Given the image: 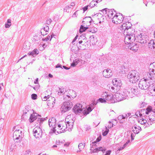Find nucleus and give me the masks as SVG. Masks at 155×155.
<instances>
[{"label":"nucleus","mask_w":155,"mask_h":155,"mask_svg":"<svg viewBox=\"0 0 155 155\" xmlns=\"http://www.w3.org/2000/svg\"><path fill=\"white\" fill-rule=\"evenodd\" d=\"M140 75L139 72L136 70L131 71L128 74L127 78L129 80L130 82L135 83L140 79Z\"/></svg>","instance_id":"1"},{"label":"nucleus","mask_w":155,"mask_h":155,"mask_svg":"<svg viewBox=\"0 0 155 155\" xmlns=\"http://www.w3.org/2000/svg\"><path fill=\"white\" fill-rule=\"evenodd\" d=\"M129 96V92L127 90H124L122 94L117 93L115 94L114 99L115 102H119L126 99Z\"/></svg>","instance_id":"2"},{"label":"nucleus","mask_w":155,"mask_h":155,"mask_svg":"<svg viewBox=\"0 0 155 155\" xmlns=\"http://www.w3.org/2000/svg\"><path fill=\"white\" fill-rule=\"evenodd\" d=\"M56 119L54 117H52L49 119L48 121L49 126L50 127H53L50 131L49 133V134L55 133L56 134V130L55 129L56 127Z\"/></svg>","instance_id":"3"},{"label":"nucleus","mask_w":155,"mask_h":155,"mask_svg":"<svg viewBox=\"0 0 155 155\" xmlns=\"http://www.w3.org/2000/svg\"><path fill=\"white\" fill-rule=\"evenodd\" d=\"M150 83H149L148 81L141 79L139 82L138 86L142 90H148L150 87Z\"/></svg>","instance_id":"4"},{"label":"nucleus","mask_w":155,"mask_h":155,"mask_svg":"<svg viewBox=\"0 0 155 155\" xmlns=\"http://www.w3.org/2000/svg\"><path fill=\"white\" fill-rule=\"evenodd\" d=\"M83 105L80 104H76L72 109L73 111L76 114H79L82 112L83 109Z\"/></svg>","instance_id":"5"},{"label":"nucleus","mask_w":155,"mask_h":155,"mask_svg":"<svg viewBox=\"0 0 155 155\" xmlns=\"http://www.w3.org/2000/svg\"><path fill=\"white\" fill-rule=\"evenodd\" d=\"M34 136L36 138H41L42 136V130L39 127H36L33 130Z\"/></svg>","instance_id":"6"},{"label":"nucleus","mask_w":155,"mask_h":155,"mask_svg":"<svg viewBox=\"0 0 155 155\" xmlns=\"http://www.w3.org/2000/svg\"><path fill=\"white\" fill-rule=\"evenodd\" d=\"M70 96H72L71 95H64V99L65 100L67 101H65L63 103H66V106L69 107L70 109H71L73 106V104L72 102L70 101L71 100V97Z\"/></svg>","instance_id":"7"},{"label":"nucleus","mask_w":155,"mask_h":155,"mask_svg":"<svg viewBox=\"0 0 155 155\" xmlns=\"http://www.w3.org/2000/svg\"><path fill=\"white\" fill-rule=\"evenodd\" d=\"M114 12L116 13L114 19L115 21L117 22L115 23L120 24L121 23L125 18V16L123 15L122 14L120 13H118L119 15H117L118 13H116V11L114 10Z\"/></svg>","instance_id":"8"},{"label":"nucleus","mask_w":155,"mask_h":155,"mask_svg":"<svg viewBox=\"0 0 155 155\" xmlns=\"http://www.w3.org/2000/svg\"><path fill=\"white\" fill-rule=\"evenodd\" d=\"M148 89V94L151 96H155V83H150Z\"/></svg>","instance_id":"9"},{"label":"nucleus","mask_w":155,"mask_h":155,"mask_svg":"<svg viewBox=\"0 0 155 155\" xmlns=\"http://www.w3.org/2000/svg\"><path fill=\"white\" fill-rule=\"evenodd\" d=\"M132 25L130 22H127L123 24L120 26V29L122 32H125L126 30L131 28Z\"/></svg>","instance_id":"10"},{"label":"nucleus","mask_w":155,"mask_h":155,"mask_svg":"<svg viewBox=\"0 0 155 155\" xmlns=\"http://www.w3.org/2000/svg\"><path fill=\"white\" fill-rule=\"evenodd\" d=\"M128 48L129 49L135 52L138 50L139 45L137 44L128 42Z\"/></svg>","instance_id":"11"},{"label":"nucleus","mask_w":155,"mask_h":155,"mask_svg":"<svg viewBox=\"0 0 155 155\" xmlns=\"http://www.w3.org/2000/svg\"><path fill=\"white\" fill-rule=\"evenodd\" d=\"M105 99L108 101L109 103H113L115 102V100L114 98L113 95L112 94H107L105 97Z\"/></svg>","instance_id":"12"},{"label":"nucleus","mask_w":155,"mask_h":155,"mask_svg":"<svg viewBox=\"0 0 155 155\" xmlns=\"http://www.w3.org/2000/svg\"><path fill=\"white\" fill-rule=\"evenodd\" d=\"M112 82L113 85H116L117 88H119V90L120 89V87L122 85L121 80L118 78H115L113 80Z\"/></svg>","instance_id":"13"},{"label":"nucleus","mask_w":155,"mask_h":155,"mask_svg":"<svg viewBox=\"0 0 155 155\" xmlns=\"http://www.w3.org/2000/svg\"><path fill=\"white\" fill-rule=\"evenodd\" d=\"M127 90L128 92H129V96H128V97H132L133 96L132 94H137V92H138L137 87L135 86L132 88L131 89H130V91H128L127 90Z\"/></svg>","instance_id":"14"},{"label":"nucleus","mask_w":155,"mask_h":155,"mask_svg":"<svg viewBox=\"0 0 155 155\" xmlns=\"http://www.w3.org/2000/svg\"><path fill=\"white\" fill-rule=\"evenodd\" d=\"M113 10H114V9H109L108 11V13L107 15V16L108 18H109L112 19V22H113L116 23L114 19L115 16H113L114 13L113 12Z\"/></svg>","instance_id":"15"},{"label":"nucleus","mask_w":155,"mask_h":155,"mask_svg":"<svg viewBox=\"0 0 155 155\" xmlns=\"http://www.w3.org/2000/svg\"><path fill=\"white\" fill-rule=\"evenodd\" d=\"M153 74L151 73V72L150 73H149V74H148L146 77L143 78L142 79L145 81H148L149 83H150V81L153 80Z\"/></svg>","instance_id":"16"},{"label":"nucleus","mask_w":155,"mask_h":155,"mask_svg":"<svg viewBox=\"0 0 155 155\" xmlns=\"http://www.w3.org/2000/svg\"><path fill=\"white\" fill-rule=\"evenodd\" d=\"M137 39V36L135 37V35H126L125 37V40H129V42L131 43L133 42V41H134Z\"/></svg>","instance_id":"17"},{"label":"nucleus","mask_w":155,"mask_h":155,"mask_svg":"<svg viewBox=\"0 0 155 155\" xmlns=\"http://www.w3.org/2000/svg\"><path fill=\"white\" fill-rule=\"evenodd\" d=\"M148 46L149 48L155 52V39L150 40L148 43Z\"/></svg>","instance_id":"18"},{"label":"nucleus","mask_w":155,"mask_h":155,"mask_svg":"<svg viewBox=\"0 0 155 155\" xmlns=\"http://www.w3.org/2000/svg\"><path fill=\"white\" fill-rule=\"evenodd\" d=\"M22 131L20 130H15L13 133V138L14 139L18 138L21 137L22 136Z\"/></svg>","instance_id":"19"},{"label":"nucleus","mask_w":155,"mask_h":155,"mask_svg":"<svg viewBox=\"0 0 155 155\" xmlns=\"http://www.w3.org/2000/svg\"><path fill=\"white\" fill-rule=\"evenodd\" d=\"M74 121L73 122L71 123L69 121H67L66 122H64V125L66 126L65 129L69 131H71V129L73 128V123Z\"/></svg>","instance_id":"20"},{"label":"nucleus","mask_w":155,"mask_h":155,"mask_svg":"<svg viewBox=\"0 0 155 155\" xmlns=\"http://www.w3.org/2000/svg\"><path fill=\"white\" fill-rule=\"evenodd\" d=\"M106 149L105 148H103L102 147H100L95 148L92 151V152L93 153H97L99 151H101L102 152V153H104L105 152V151Z\"/></svg>","instance_id":"21"},{"label":"nucleus","mask_w":155,"mask_h":155,"mask_svg":"<svg viewBox=\"0 0 155 155\" xmlns=\"http://www.w3.org/2000/svg\"><path fill=\"white\" fill-rule=\"evenodd\" d=\"M89 18V16H88L84 18L82 23L84 25V26L88 27L91 25L90 22H89L90 18Z\"/></svg>","instance_id":"22"},{"label":"nucleus","mask_w":155,"mask_h":155,"mask_svg":"<svg viewBox=\"0 0 155 155\" xmlns=\"http://www.w3.org/2000/svg\"><path fill=\"white\" fill-rule=\"evenodd\" d=\"M66 104V103H63L61 106V110L62 113H64L70 110L68 107L66 106L65 104Z\"/></svg>","instance_id":"23"},{"label":"nucleus","mask_w":155,"mask_h":155,"mask_svg":"<svg viewBox=\"0 0 155 155\" xmlns=\"http://www.w3.org/2000/svg\"><path fill=\"white\" fill-rule=\"evenodd\" d=\"M109 90L112 93L117 92L119 89V88H117L116 85H113V86H110L109 87Z\"/></svg>","instance_id":"24"},{"label":"nucleus","mask_w":155,"mask_h":155,"mask_svg":"<svg viewBox=\"0 0 155 155\" xmlns=\"http://www.w3.org/2000/svg\"><path fill=\"white\" fill-rule=\"evenodd\" d=\"M39 53L37 49H34L32 51L29 52L28 54L29 56L31 55L33 57L35 56Z\"/></svg>","instance_id":"25"},{"label":"nucleus","mask_w":155,"mask_h":155,"mask_svg":"<svg viewBox=\"0 0 155 155\" xmlns=\"http://www.w3.org/2000/svg\"><path fill=\"white\" fill-rule=\"evenodd\" d=\"M37 114H34V115L31 114L29 119V122L31 123L37 119Z\"/></svg>","instance_id":"26"},{"label":"nucleus","mask_w":155,"mask_h":155,"mask_svg":"<svg viewBox=\"0 0 155 155\" xmlns=\"http://www.w3.org/2000/svg\"><path fill=\"white\" fill-rule=\"evenodd\" d=\"M89 38L90 42L93 45H95L97 42V38L94 37L93 35L91 36Z\"/></svg>","instance_id":"27"},{"label":"nucleus","mask_w":155,"mask_h":155,"mask_svg":"<svg viewBox=\"0 0 155 155\" xmlns=\"http://www.w3.org/2000/svg\"><path fill=\"white\" fill-rule=\"evenodd\" d=\"M126 32L127 34L126 35H134L135 32V30L132 28H129V29L126 30Z\"/></svg>","instance_id":"28"},{"label":"nucleus","mask_w":155,"mask_h":155,"mask_svg":"<svg viewBox=\"0 0 155 155\" xmlns=\"http://www.w3.org/2000/svg\"><path fill=\"white\" fill-rule=\"evenodd\" d=\"M153 109L151 106H149L146 109L145 113L146 114H149V113H152Z\"/></svg>","instance_id":"29"},{"label":"nucleus","mask_w":155,"mask_h":155,"mask_svg":"<svg viewBox=\"0 0 155 155\" xmlns=\"http://www.w3.org/2000/svg\"><path fill=\"white\" fill-rule=\"evenodd\" d=\"M111 71L110 69H107V70H104L103 72V76H104L105 75V77L106 78H108L111 76V75L110 74L109 75H106L105 74V73H111Z\"/></svg>","instance_id":"30"},{"label":"nucleus","mask_w":155,"mask_h":155,"mask_svg":"<svg viewBox=\"0 0 155 155\" xmlns=\"http://www.w3.org/2000/svg\"><path fill=\"white\" fill-rule=\"evenodd\" d=\"M133 130L132 131L135 134H137L140 132V129L139 128H137L136 126H134L132 127V128Z\"/></svg>","instance_id":"31"},{"label":"nucleus","mask_w":155,"mask_h":155,"mask_svg":"<svg viewBox=\"0 0 155 155\" xmlns=\"http://www.w3.org/2000/svg\"><path fill=\"white\" fill-rule=\"evenodd\" d=\"M84 26H84H84L83 25H81V26L79 30L80 32L82 33L88 28V26L85 27Z\"/></svg>","instance_id":"32"},{"label":"nucleus","mask_w":155,"mask_h":155,"mask_svg":"<svg viewBox=\"0 0 155 155\" xmlns=\"http://www.w3.org/2000/svg\"><path fill=\"white\" fill-rule=\"evenodd\" d=\"M59 89L60 92H58V94L60 95H61V94H63V93L64 94V93L68 91L66 90L65 88H64L62 87L59 88Z\"/></svg>","instance_id":"33"},{"label":"nucleus","mask_w":155,"mask_h":155,"mask_svg":"<svg viewBox=\"0 0 155 155\" xmlns=\"http://www.w3.org/2000/svg\"><path fill=\"white\" fill-rule=\"evenodd\" d=\"M145 36L142 35V34L137 35L136 41H139L142 39L143 38H145Z\"/></svg>","instance_id":"34"},{"label":"nucleus","mask_w":155,"mask_h":155,"mask_svg":"<svg viewBox=\"0 0 155 155\" xmlns=\"http://www.w3.org/2000/svg\"><path fill=\"white\" fill-rule=\"evenodd\" d=\"M88 31L89 32L92 33H95L97 31V29L95 27H93L91 28L90 27L89 28H88Z\"/></svg>","instance_id":"35"},{"label":"nucleus","mask_w":155,"mask_h":155,"mask_svg":"<svg viewBox=\"0 0 155 155\" xmlns=\"http://www.w3.org/2000/svg\"><path fill=\"white\" fill-rule=\"evenodd\" d=\"M85 146V143H80L79 144L78 147L79 149V150L77 151V153L80 152L81 151V150L84 148Z\"/></svg>","instance_id":"36"},{"label":"nucleus","mask_w":155,"mask_h":155,"mask_svg":"<svg viewBox=\"0 0 155 155\" xmlns=\"http://www.w3.org/2000/svg\"><path fill=\"white\" fill-rule=\"evenodd\" d=\"M80 49V48H79V47H77V48H76V49H74L73 47H72L71 48V50L73 53L77 54L78 53L79 50Z\"/></svg>","instance_id":"37"},{"label":"nucleus","mask_w":155,"mask_h":155,"mask_svg":"<svg viewBox=\"0 0 155 155\" xmlns=\"http://www.w3.org/2000/svg\"><path fill=\"white\" fill-rule=\"evenodd\" d=\"M109 9L107 8H106L103 9L99 11V12H101V13H103V15L107 14L108 13V11Z\"/></svg>","instance_id":"38"},{"label":"nucleus","mask_w":155,"mask_h":155,"mask_svg":"<svg viewBox=\"0 0 155 155\" xmlns=\"http://www.w3.org/2000/svg\"><path fill=\"white\" fill-rule=\"evenodd\" d=\"M47 119V118H38L37 121V124H40L41 123L42 124L43 122Z\"/></svg>","instance_id":"39"},{"label":"nucleus","mask_w":155,"mask_h":155,"mask_svg":"<svg viewBox=\"0 0 155 155\" xmlns=\"http://www.w3.org/2000/svg\"><path fill=\"white\" fill-rule=\"evenodd\" d=\"M104 15L102 14L101 13L99 12L98 13H97V14H95L93 16V17L94 16H96L97 17V18L98 20L100 19V18L102 17Z\"/></svg>","instance_id":"40"},{"label":"nucleus","mask_w":155,"mask_h":155,"mask_svg":"<svg viewBox=\"0 0 155 155\" xmlns=\"http://www.w3.org/2000/svg\"><path fill=\"white\" fill-rule=\"evenodd\" d=\"M97 4L95 3V0L94 1L93 0L88 5L89 7L90 8L94 7V6H96Z\"/></svg>","instance_id":"41"},{"label":"nucleus","mask_w":155,"mask_h":155,"mask_svg":"<svg viewBox=\"0 0 155 155\" xmlns=\"http://www.w3.org/2000/svg\"><path fill=\"white\" fill-rule=\"evenodd\" d=\"M122 115H119L118 117V119L120 123H123L124 122L126 121V120H123Z\"/></svg>","instance_id":"42"},{"label":"nucleus","mask_w":155,"mask_h":155,"mask_svg":"<svg viewBox=\"0 0 155 155\" xmlns=\"http://www.w3.org/2000/svg\"><path fill=\"white\" fill-rule=\"evenodd\" d=\"M148 117L149 120L152 122V123H154V121H155V117H154L153 115L151 114H150Z\"/></svg>","instance_id":"43"},{"label":"nucleus","mask_w":155,"mask_h":155,"mask_svg":"<svg viewBox=\"0 0 155 155\" xmlns=\"http://www.w3.org/2000/svg\"><path fill=\"white\" fill-rule=\"evenodd\" d=\"M41 36L40 35H35L33 37V39L34 41H38L41 39Z\"/></svg>","instance_id":"44"},{"label":"nucleus","mask_w":155,"mask_h":155,"mask_svg":"<svg viewBox=\"0 0 155 155\" xmlns=\"http://www.w3.org/2000/svg\"><path fill=\"white\" fill-rule=\"evenodd\" d=\"M133 83H131L130 82L129 84L128 83L127 84V90L128 91H130V89H131V88L133 87Z\"/></svg>","instance_id":"45"},{"label":"nucleus","mask_w":155,"mask_h":155,"mask_svg":"<svg viewBox=\"0 0 155 155\" xmlns=\"http://www.w3.org/2000/svg\"><path fill=\"white\" fill-rule=\"evenodd\" d=\"M78 63V62L76 61V60L75 61H74L71 64V66L73 67H75Z\"/></svg>","instance_id":"46"},{"label":"nucleus","mask_w":155,"mask_h":155,"mask_svg":"<svg viewBox=\"0 0 155 155\" xmlns=\"http://www.w3.org/2000/svg\"><path fill=\"white\" fill-rule=\"evenodd\" d=\"M101 139V136H99L96 139V140L94 142H92L93 144H96L97 142L100 141Z\"/></svg>","instance_id":"47"},{"label":"nucleus","mask_w":155,"mask_h":155,"mask_svg":"<svg viewBox=\"0 0 155 155\" xmlns=\"http://www.w3.org/2000/svg\"><path fill=\"white\" fill-rule=\"evenodd\" d=\"M109 131V129H107L106 128V130L104 131V132H103L102 133L103 135L104 136H106L108 134Z\"/></svg>","instance_id":"48"},{"label":"nucleus","mask_w":155,"mask_h":155,"mask_svg":"<svg viewBox=\"0 0 155 155\" xmlns=\"http://www.w3.org/2000/svg\"><path fill=\"white\" fill-rule=\"evenodd\" d=\"M98 101L102 103H105L106 101V100L104 98H100L98 99Z\"/></svg>","instance_id":"49"},{"label":"nucleus","mask_w":155,"mask_h":155,"mask_svg":"<svg viewBox=\"0 0 155 155\" xmlns=\"http://www.w3.org/2000/svg\"><path fill=\"white\" fill-rule=\"evenodd\" d=\"M51 21H52V20H51V18H47V19L45 23L47 25H49L51 24Z\"/></svg>","instance_id":"50"},{"label":"nucleus","mask_w":155,"mask_h":155,"mask_svg":"<svg viewBox=\"0 0 155 155\" xmlns=\"http://www.w3.org/2000/svg\"><path fill=\"white\" fill-rule=\"evenodd\" d=\"M37 94H33L31 95V99L33 100H36L37 99Z\"/></svg>","instance_id":"51"},{"label":"nucleus","mask_w":155,"mask_h":155,"mask_svg":"<svg viewBox=\"0 0 155 155\" xmlns=\"http://www.w3.org/2000/svg\"><path fill=\"white\" fill-rule=\"evenodd\" d=\"M86 37L85 36V34H82V35H81L79 38H78V40H82L83 39V40H84L86 39Z\"/></svg>","instance_id":"52"},{"label":"nucleus","mask_w":155,"mask_h":155,"mask_svg":"<svg viewBox=\"0 0 155 155\" xmlns=\"http://www.w3.org/2000/svg\"><path fill=\"white\" fill-rule=\"evenodd\" d=\"M49 29V27L47 25H46L45 27H43V30L46 32H48Z\"/></svg>","instance_id":"53"},{"label":"nucleus","mask_w":155,"mask_h":155,"mask_svg":"<svg viewBox=\"0 0 155 155\" xmlns=\"http://www.w3.org/2000/svg\"><path fill=\"white\" fill-rule=\"evenodd\" d=\"M138 42L141 44H144L147 42V41L145 40V38H143L142 39L139 41H138Z\"/></svg>","instance_id":"54"},{"label":"nucleus","mask_w":155,"mask_h":155,"mask_svg":"<svg viewBox=\"0 0 155 155\" xmlns=\"http://www.w3.org/2000/svg\"><path fill=\"white\" fill-rule=\"evenodd\" d=\"M96 104L94 102H93L89 105V107L93 110L94 108V106Z\"/></svg>","instance_id":"55"},{"label":"nucleus","mask_w":155,"mask_h":155,"mask_svg":"<svg viewBox=\"0 0 155 155\" xmlns=\"http://www.w3.org/2000/svg\"><path fill=\"white\" fill-rule=\"evenodd\" d=\"M23 48H24L25 49H26V50H28L29 48V46H27L26 43H25L23 44Z\"/></svg>","instance_id":"56"},{"label":"nucleus","mask_w":155,"mask_h":155,"mask_svg":"<svg viewBox=\"0 0 155 155\" xmlns=\"http://www.w3.org/2000/svg\"><path fill=\"white\" fill-rule=\"evenodd\" d=\"M84 128L86 131H89L91 129L90 126L87 125H85L84 127Z\"/></svg>","instance_id":"57"},{"label":"nucleus","mask_w":155,"mask_h":155,"mask_svg":"<svg viewBox=\"0 0 155 155\" xmlns=\"http://www.w3.org/2000/svg\"><path fill=\"white\" fill-rule=\"evenodd\" d=\"M21 137H19V138H18L17 139H15L14 140H15V142L19 143L21 141Z\"/></svg>","instance_id":"58"},{"label":"nucleus","mask_w":155,"mask_h":155,"mask_svg":"<svg viewBox=\"0 0 155 155\" xmlns=\"http://www.w3.org/2000/svg\"><path fill=\"white\" fill-rule=\"evenodd\" d=\"M50 38V36L49 35H48L46 38H43L42 40L43 41H47L49 40Z\"/></svg>","instance_id":"59"},{"label":"nucleus","mask_w":155,"mask_h":155,"mask_svg":"<svg viewBox=\"0 0 155 155\" xmlns=\"http://www.w3.org/2000/svg\"><path fill=\"white\" fill-rule=\"evenodd\" d=\"M89 7V5H87L85 6V7L82 8V9L83 10L84 12L85 11H86L88 9Z\"/></svg>","instance_id":"60"},{"label":"nucleus","mask_w":155,"mask_h":155,"mask_svg":"<svg viewBox=\"0 0 155 155\" xmlns=\"http://www.w3.org/2000/svg\"><path fill=\"white\" fill-rule=\"evenodd\" d=\"M72 8V7L71 6H70V5L67 6L64 8V11L67 12V10L69 8Z\"/></svg>","instance_id":"61"},{"label":"nucleus","mask_w":155,"mask_h":155,"mask_svg":"<svg viewBox=\"0 0 155 155\" xmlns=\"http://www.w3.org/2000/svg\"><path fill=\"white\" fill-rule=\"evenodd\" d=\"M107 93L106 92H104L102 94L101 96L103 98H104L105 99V97H107Z\"/></svg>","instance_id":"62"},{"label":"nucleus","mask_w":155,"mask_h":155,"mask_svg":"<svg viewBox=\"0 0 155 155\" xmlns=\"http://www.w3.org/2000/svg\"><path fill=\"white\" fill-rule=\"evenodd\" d=\"M136 134H134L133 133H131L130 135V137L131 138V141L133 140L134 139V137L135 136Z\"/></svg>","instance_id":"63"},{"label":"nucleus","mask_w":155,"mask_h":155,"mask_svg":"<svg viewBox=\"0 0 155 155\" xmlns=\"http://www.w3.org/2000/svg\"><path fill=\"white\" fill-rule=\"evenodd\" d=\"M82 113H83L84 116H85L89 114L87 113H88V111L86 110H84L83 111H82Z\"/></svg>","instance_id":"64"}]
</instances>
